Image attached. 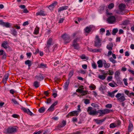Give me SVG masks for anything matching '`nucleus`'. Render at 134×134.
Masks as SVG:
<instances>
[{
    "mask_svg": "<svg viewBox=\"0 0 134 134\" xmlns=\"http://www.w3.org/2000/svg\"><path fill=\"white\" fill-rule=\"evenodd\" d=\"M102 40L100 38L99 36L98 35H96L94 39V46L97 48H99L102 45L101 43Z\"/></svg>",
    "mask_w": 134,
    "mask_h": 134,
    "instance_id": "1",
    "label": "nucleus"
},
{
    "mask_svg": "<svg viewBox=\"0 0 134 134\" xmlns=\"http://www.w3.org/2000/svg\"><path fill=\"white\" fill-rule=\"evenodd\" d=\"M62 37L64 41V43L65 44L70 42L71 41L70 36L68 34H64L62 35Z\"/></svg>",
    "mask_w": 134,
    "mask_h": 134,
    "instance_id": "2",
    "label": "nucleus"
},
{
    "mask_svg": "<svg viewBox=\"0 0 134 134\" xmlns=\"http://www.w3.org/2000/svg\"><path fill=\"white\" fill-rule=\"evenodd\" d=\"M16 131L17 129L16 128L14 127H9L7 129L5 133L9 134H13Z\"/></svg>",
    "mask_w": 134,
    "mask_h": 134,
    "instance_id": "3",
    "label": "nucleus"
},
{
    "mask_svg": "<svg viewBox=\"0 0 134 134\" xmlns=\"http://www.w3.org/2000/svg\"><path fill=\"white\" fill-rule=\"evenodd\" d=\"M87 112L89 115H97V111L96 109H93L92 107H88L87 109Z\"/></svg>",
    "mask_w": 134,
    "mask_h": 134,
    "instance_id": "4",
    "label": "nucleus"
},
{
    "mask_svg": "<svg viewBox=\"0 0 134 134\" xmlns=\"http://www.w3.org/2000/svg\"><path fill=\"white\" fill-rule=\"evenodd\" d=\"M79 114V113L78 111H73L69 113L66 116V117L68 118H69L70 116H77Z\"/></svg>",
    "mask_w": 134,
    "mask_h": 134,
    "instance_id": "5",
    "label": "nucleus"
},
{
    "mask_svg": "<svg viewBox=\"0 0 134 134\" xmlns=\"http://www.w3.org/2000/svg\"><path fill=\"white\" fill-rule=\"evenodd\" d=\"M10 23L8 22H5L3 21L2 20H0V25L5 27L7 28H10L11 27Z\"/></svg>",
    "mask_w": 134,
    "mask_h": 134,
    "instance_id": "6",
    "label": "nucleus"
},
{
    "mask_svg": "<svg viewBox=\"0 0 134 134\" xmlns=\"http://www.w3.org/2000/svg\"><path fill=\"white\" fill-rule=\"evenodd\" d=\"M116 20V18L114 16H110L107 19V21L110 24H112Z\"/></svg>",
    "mask_w": 134,
    "mask_h": 134,
    "instance_id": "7",
    "label": "nucleus"
},
{
    "mask_svg": "<svg viewBox=\"0 0 134 134\" xmlns=\"http://www.w3.org/2000/svg\"><path fill=\"white\" fill-rule=\"evenodd\" d=\"M35 78L37 80L41 81L44 79V77L43 74L39 73L38 74L36 75Z\"/></svg>",
    "mask_w": 134,
    "mask_h": 134,
    "instance_id": "8",
    "label": "nucleus"
},
{
    "mask_svg": "<svg viewBox=\"0 0 134 134\" xmlns=\"http://www.w3.org/2000/svg\"><path fill=\"white\" fill-rule=\"evenodd\" d=\"M53 39L52 38L50 37L49 38L47 41V44L46 45V47L49 49L51 45H52Z\"/></svg>",
    "mask_w": 134,
    "mask_h": 134,
    "instance_id": "9",
    "label": "nucleus"
},
{
    "mask_svg": "<svg viewBox=\"0 0 134 134\" xmlns=\"http://www.w3.org/2000/svg\"><path fill=\"white\" fill-rule=\"evenodd\" d=\"M118 91L117 90H115L111 92L109 91L108 92V94L107 96L111 97L112 98H114V94Z\"/></svg>",
    "mask_w": 134,
    "mask_h": 134,
    "instance_id": "10",
    "label": "nucleus"
},
{
    "mask_svg": "<svg viewBox=\"0 0 134 134\" xmlns=\"http://www.w3.org/2000/svg\"><path fill=\"white\" fill-rule=\"evenodd\" d=\"M9 74L8 73L6 74L4 76L2 79V82L5 85L7 83V80Z\"/></svg>",
    "mask_w": 134,
    "mask_h": 134,
    "instance_id": "11",
    "label": "nucleus"
},
{
    "mask_svg": "<svg viewBox=\"0 0 134 134\" xmlns=\"http://www.w3.org/2000/svg\"><path fill=\"white\" fill-rule=\"evenodd\" d=\"M68 8V6L67 5H64V6L59 7L58 9V12H60L62 11L67 9Z\"/></svg>",
    "mask_w": 134,
    "mask_h": 134,
    "instance_id": "12",
    "label": "nucleus"
},
{
    "mask_svg": "<svg viewBox=\"0 0 134 134\" xmlns=\"http://www.w3.org/2000/svg\"><path fill=\"white\" fill-rule=\"evenodd\" d=\"M8 44V42L7 41H3V42L2 43L1 46L2 47L5 49L7 48V47L9 46Z\"/></svg>",
    "mask_w": 134,
    "mask_h": 134,
    "instance_id": "13",
    "label": "nucleus"
},
{
    "mask_svg": "<svg viewBox=\"0 0 134 134\" xmlns=\"http://www.w3.org/2000/svg\"><path fill=\"white\" fill-rule=\"evenodd\" d=\"M57 2L55 1L51 4L49 5L48 7V8L50 10H52L53 8L57 4Z\"/></svg>",
    "mask_w": 134,
    "mask_h": 134,
    "instance_id": "14",
    "label": "nucleus"
},
{
    "mask_svg": "<svg viewBox=\"0 0 134 134\" xmlns=\"http://www.w3.org/2000/svg\"><path fill=\"white\" fill-rule=\"evenodd\" d=\"M70 83V80L68 79L66 82L64 83V88L65 90L67 91L68 89V87Z\"/></svg>",
    "mask_w": 134,
    "mask_h": 134,
    "instance_id": "15",
    "label": "nucleus"
},
{
    "mask_svg": "<svg viewBox=\"0 0 134 134\" xmlns=\"http://www.w3.org/2000/svg\"><path fill=\"white\" fill-rule=\"evenodd\" d=\"M25 65H27L29 68H30V67L32 65V61L29 60H27L25 62Z\"/></svg>",
    "mask_w": 134,
    "mask_h": 134,
    "instance_id": "16",
    "label": "nucleus"
},
{
    "mask_svg": "<svg viewBox=\"0 0 134 134\" xmlns=\"http://www.w3.org/2000/svg\"><path fill=\"white\" fill-rule=\"evenodd\" d=\"M99 113V116H103L105 114L104 112V110H99L97 111V115L98 113Z\"/></svg>",
    "mask_w": 134,
    "mask_h": 134,
    "instance_id": "17",
    "label": "nucleus"
},
{
    "mask_svg": "<svg viewBox=\"0 0 134 134\" xmlns=\"http://www.w3.org/2000/svg\"><path fill=\"white\" fill-rule=\"evenodd\" d=\"M107 75V73H105L103 74V75H98V77L100 79L104 80L105 79Z\"/></svg>",
    "mask_w": 134,
    "mask_h": 134,
    "instance_id": "18",
    "label": "nucleus"
},
{
    "mask_svg": "<svg viewBox=\"0 0 134 134\" xmlns=\"http://www.w3.org/2000/svg\"><path fill=\"white\" fill-rule=\"evenodd\" d=\"M72 46L74 47V48L75 49L78 50L80 49V47L79 46V44L78 43L73 42Z\"/></svg>",
    "mask_w": 134,
    "mask_h": 134,
    "instance_id": "19",
    "label": "nucleus"
},
{
    "mask_svg": "<svg viewBox=\"0 0 134 134\" xmlns=\"http://www.w3.org/2000/svg\"><path fill=\"white\" fill-rule=\"evenodd\" d=\"M105 119L106 118H104L102 119L98 120L97 119H95L94 120H95V121L96 122V123L97 124H99L104 121Z\"/></svg>",
    "mask_w": 134,
    "mask_h": 134,
    "instance_id": "20",
    "label": "nucleus"
},
{
    "mask_svg": "<svg viewBox=\"0 0 134 134\" xmlns=\"http://www.w3.org/2000/svg\"><path fill=\"white\" fill-rule=\"evenodd\" d=\"M119 9L121 10H123L125 8L126 5L124 4L121 3L119 6Z\"/></svg>",
    "mask_w": 134,
    "mask_h": 134,
    "instance_id": "21",
    "label": "nucleus"
},
{
    "mask_svg": "<svg viewBox=\"0 0 134 134\" xmlns=\"http://www.w3.org/2000/svg\"><path fill=\"white\" fill-rule=\"evenodd\" d=\"M133 128V124L131 122H130L128 126V130L129 132H131Z\"/></svg>",
    "mask_w": 134,
    "mask_h": 134,
    "instance_id": "22",
    "label": "nucleus"
},
{
    "mask_svg": "<svg viewBox=\"0 0 134 134\" xmlns=\"http://www.w3.org/2000/svg\"><path fill=\"white\" fill-rule=\"evenodd\" d=\"M120 74V72L119 71H117L115 72V77L117 80L119 79Z\"/></svg>",
    "mask_w": 134,
    "mask_h": 134,
    "instance_id": "23",
    "label": "nucleus"
},
{
    "mask_svg": "<svg viewBox=\"0 0 134 134\" xmlns=\"http://www.w3.org/2000/svg\"><path fill=\"white\" fill-rule=\"evenodd\" d=\"M37 16L40 15L44 16L45 15V14H44V12L42 10H40L39 12H37L36 13Z\"/></svg>",
    "mask_w": 134,
    "mask_h": 134,
    "instance_id": "24",
    "label": "nucleus"
},
{
    "mask_svg": "<svg viewBox=\"0 0 134 134\" xmlns=\"http://www.w3.org/2000/svg\"><path fill=\"white\" fill-rule=\"evenodd\" d=\"M39 28L37 26L35 29L33 34L36 35H38L39 33Z\"/></svg>",
    "mask_w": 134,
    "mask_h": 134,
    "instance_id": "25",
    "label": "nucleus"
},
{
    "mask_svg": "<svg viewBox=\"0 0 134 134\" xmlns=\"http://www.w3.org/2000/svg\"><path fill=\"white\" fill-rule=\"evenodd\" d=\"M117 100L119 101L120 102H123L125 101L126 99L124 96H121L119 98L117 99Z\"/></svg>",
    "mask_w": 134,
    "mask_h": 134,
    "instance_id": "26",
    "label": "nucleus"
},
{
    "mask_svg": "<svg viewBox=\"0 0 134 134\" xmlns=\"http://www.w3.org/2000/svg\"><path fill=\"white\" fill-rule=\"evenodd\" d=\"M97 63L98 64V67L99 68H101L103 66V64L102 60H99L97 62Z\"/></svg>",
    "mask_w": 134,
    "mask_h": 134,
    "instance_id": "27",
    "label": "nucleus"
},
{
    "mask_svg": "<svg viewBox=\"0 0 134 134\" xmlns=\"http://www.w3.org/2000/svg\"><path fill=\"white\" fill-rule=\"evenodd\" d=\"M92 29L91 27H87L85 28L84 30L86 33H89L91 31Z\"/></svg>",
    "mask_w": 134,
    "mask_h": 134,
    "instance_id": "28",
    "label": "nucleus"
},
{
    "mask_svg": "<svg viewBox=\"0 0 134 134\" xmlns=\"http://www.w3.org/2000/svg\"><path fill=\"white\" fill-rule=\"evenodd\" d=\"M47 65L46 64H44L43 63H41L39 66L37 67V68H47Z\"/></svg>",
    "mask_w": 134,
    "mask_h": 134,
    "instance_id": "29",
    "label": "nucleus"
},
{
    "mask_svg": "<svg viewBox=\"0 0 134 134\" xmlns=\"http://www.w3.org/2000/svg\"><path fill=\"white\" fill-rule=\"evenodd\" d=\"M117 125L115 123H113L109 125V127L111 128H114L116 127Z\"/></svg>",
    "mask_w": 134,
    "mask_h": 134,
    "instance_id": "30",
    "label": "nucleus"
},
{
    "mask_svg": "<svg viewBox=\"0 0 134 134\" xmlns=\"http://www.w3.org/2000/svg\"><path fill=\"white\" fill-rule=\"evenodd\" d=\"M39 83L40 82H38L37 81H35L34 83V86L36 88H37L39 87Z\"/></svg>",
    "mask_w": 134,
    "mask_h": 134,
    "instance_id": "31",
    "label": "nucleus"
},
{
    "mask_svg": "<svg viewBox=\"0 0 134 134\" xmlns=\"http://www.w3.org/2000/svg\"><path fill=\"white\" fill-rule=\"evenodd\" d=\"M38 111L40 113H43L45 110V108L44 107H42L38 109Z\"/></svg>",
    "mask_w": 134,
    "mask_h": 134,
    "instance_id": "32",
    "label": "nucleus"
},
{
    "mask_svg": "<svg viewBox=\"0 0 134 134\" xmlns=\"http://www.w3.org/2000/svg\"><path fill=\"white\" fill-rule=\"evenodd\" d=\"M130 21L128 20H125L123 21L121 25H128L130 24Z\"/></svg>",
    "mask_w": 134,
    "mask_h": 134,
    "instance_id": "33",
    "label": "nucleus"
},
{
    "mask_svg": "<svg viewBox=\"0 0 134 134\" xmlns=\"http://www.w3.org/2000/svg\"><path fill=\"white\" fill-rule=\"evenodd\" d=\"M104 66L105 68H109L110 65L109 63H107L105 61V63H104Z\"/></svg>",
    "mask_w": 134,
    "mask_h": 134,
    "instance_id": "34",
    "label": "nucleus"
},
{
    "mask_svg": "<svg viewBox=\"0 0 134 134\" xmlns=\"http://www.w3.org/2000/svg\"><path fill=\"white\" fill-rule=\"evenodd\" d=\"M74 72L73 71H70L69 74V77L68 79L70 80L73 75Z\"/></svg>",
    "mask_w": 134,
    "mask_h": 134,
    "instance_id": "35",
    "label": "nucleus"
},
{
    "mask_svg": "<svg viewBox=\"0 0 134 134\" xmlns=\"http://www.w3.org/2000/svg\"><path fill=\"white\" fill-rule=\"evenodd\" d=\"M105 114H107L113 111L112 110H110L108 109H104Z\"/></svg>",
    "mask_w": 134,
    "mask_h": 134,
    "instance_id": "36",
    "label": "nucleus"
},
{
    "mask_svg": "<svg viewBox=\"0 0 134 134\" xmlns=\"http://www.w3.org/2000/svg\"><path fill=\"white\" fill-rule=\"evenodd\" d=\"M118 30L117 28L114 29L112 31V34L114 35H115V34L118 32Z\"/></svg>",
    "mask_w": 134,
    "mask_h": 134,
    "instance_id": "37",
    "label": "nucleus"
},
{
    "mask_svg": "<svg viewBox=\"0 0 134 134\" xmlns=\"http://www.w3.org/2000/svg\"><path fill=\"white\" fill-rule=\"evenodd\" d=\"M110 45H111V44L112 45V46L111 47L110 46V45H107V48L110 51H111L112 49V47L113 46V44L111 43H110Z\"/></svg>",
    "mask_w": 134,
    "mask_h": 134,
    "instance_id": "38",
    "label": "nucleus"
},
{
    "mask_svg": "<svg viewBox=\"0 0 134 134\" xmlns=\"http://www.w3.org/2000/svg\"><path fill=\"white\" fill-rule=\"evenodd\" d=\"M11 31L12 34L14 36H15L17 34V32L16 31V30L15 29L12 30H11Z\"/></svg>",
    "mask_w": 134,
    "mask_h": 134,
    "instance_id": "39",
    "label": "nucleus"
},
{
    "mask_svg": "<svg viewBox=\"0 0 134 134\" xmlns=\"http://www.w3.org/2000/svg\"><path fill=\"white\" fill-rule=\"evenodd\" d=\"M114 4L113 3H111L108 5V8L109 9H111L114 7Z\"/></svg>",
    "mask_w": 134,
    "mask_h": 134,
    "instance_id": "40",
    "label": "nucleus"
},
{
    "mask_svg": "<svg viewBox=\"0 0 134 134\" xmlns=\"http://www.w3.org/2000/svg\"><path fill=\"white\" fill-rule=\"evenodd\" d=\"M109 60L110 61L112 62L113 64H115L117 63L116 60L114 59L112 57L110 58Z\"/></svg>",
    "mask_w": 134,
    "mask_h": 134,
    "instance_id": "41",
    "label": "nucleus"
},
{
    "mask_svg": "<svg viewBox=\"0 0 134 134\" xmlns=\"http://www.w3.org/2000/svg\"><path fill=\"white\" fill-rule=\"evenodd\" d=\"M101 52V49H98L97 48L93 49V53L100 52Z\"/></svg>",
    "mask_w": 134,
    "mask_h": 134,
    "instance_id": "42",
    "label": "nucleus"
},
{
    "mask_svg": "<svg viewBox=\"0 0 134 134\" xmlns=\"http://www.w3.org/2000/svg\"><path fill=\"white\" fill-rule=\"evenodd\" d=\"M88 91H84L83 90V93H81V96H83L87 94L88 93Z\"/></svg>",
    "mask_w": 134,
    "mask_h": 134,
    "instance_id": "43",
    "label": "nucleus"
},
{
    "mask_svg": "<svg viewBox=\"0 0 134 134\" xmlns=\"http://www.w3.org/2000/svg\"><path fill=\"white\" fill-rule=\"evenodd\" d=\"M78 73H81L83 75L85 74L86 73L85 71L82 69L80 70V71H78Z\"/></svg>",
    "mask_w": 134,
    "mask_h": 134,
    "instance_id": "44",
    "label": "nucleus"
},
{
    "mask_svg": "<svg viewBox=\"0 0 134 134\" xmlns=\"http://www.w3.org/2000/svg\"><path fill=\"white\" fill-rule=\"evenodd\" d=\"M54 107H53L51 105L50 108L48 109V111H52L54 110Z\"/></svg>",
    "mask_w": 134,
    "mask_h": 134,
    "instance_id": "45",
    "label": "nucleus"
},
{
    "mask_svg": "<svg viewBox=\"0 0 134 134\" xmlns=\"http://www.w3.org/2000/svg\"><path fill=\"white\" fill-rule=\"evenodd\" d=\"M27 110H28L26 113H27L28 114L30 115L31 116H32V115H34V114L29 109H27Z\"/></svg>",
    "mask_w": 134,
    "mask_h": 134,
    "instance_id": "46",
    "label": "nucleus"
},
{
    "mask_svg": "<svg viewBox=\"0 0 134 134\" xmlns=\"http://www.w3.org/2000/svg\"><path fill=\"white\" fill-rule=\"evenodd\" d=\"M80 40V37H77L73 40V42L74 43H77V42L79 41Z\"/></svg>",
    "mask_w": 134,
    "mask_h": 134,
    "instance_id": "47",
    "label": "nucleus"
},
{
    "mask_svg": "<svg viewBox=\"0 0 134 134\" xmlns=\"http://www.w3.org/2000/svg\"><path fill=\"white\" fill-rule=\"evenodd\" d=\"M91 105L92 106L95 108H98L99 107V106L98 104L95 103H92Z\"/></svg>",
    "mask_w": 134,
    "mask_h": 134,
    "instance_id": "48",
    "label": "nucleus"
},
{
    "mask_svg": "<svg viewBox=\"0 0 134 134\" xmlns=\"http://www.w3.org/2000/svg\"><path fill=\"white\" fill-rule=\"evenodd\" d=\"M84 102L86 104H87L90 103V101L88 99H85V101Z\"/></svg>",
    "mask_w": 134,
    "mask_h": 134,
    "instance_id": "49",
    "label": "nucleus"
},
{
    "mask_svg": "<svg viewBox=\"0 0 134 134\" xmlns=\"http://www.w3.org/2000/svg\"><path fill=\"white\" fill-rule=\"evenodd\" d=\"M5 49L7 52H10L12 50V48L9 46L7 47V48Z\"/></svg>",
    "mask_w": 134,
    "mask_h": 134,
    "instance_id": "50",
    "label": "nucleus"
},
{
    "mask_svg": "<svg viewBox=\"0 0 134 134\" xmlns=\"http://www.w3.org/2000/svg\"><path fill=\"white\" fill-rule=\"evenodd\" d=\"M76 91L77 92L80 93H82L83 92V90L82 89H78L76 90Z\"/></svg>",
    "mask_w": 134,
    "mask_h": 134,
    "instance_id": "51",
    "label": "nucleus"
},
{
    "mask_svg": "<svg viewBox=\"0 0 134 134\" xmlns=\"http://www.w3.org/2000/svg\"><path fill=\"white\" fill-rule=\"evenodd\" d=\"M112 105L111 104H107L105 105V107L107 108H111L112 107Z\"/></svg>",
    "mask_w": 134,
    "mask_h": 134,
    "instance_id": "52",
    "label": "nucleus"
},
{
    "mask_svg": "<svg viewBox=\"0 0 134 134\" xmlns=\"http://www.w3.org/2000/svg\"><path fill=\"white\" fill-rule=\"evenodd\" d=\"M80 57L82 59H85L86 58V56L84 54H83L80 56Z\"/></svg>",
    "mask_w": 134,
    "mask_h": 134,
    "instance_id": "53",
    "label": "nucleus"
},
{
    "mask_svg": "<svg viewBox=\"0 0 134 134\" xmlns=\"http://www.w3.org/2000/svg\"><path fill=\"white\" fill-rule=\"evenodd\" d=\"M54 80L55 82L57 83L58 81H60V79L57 77H55Z\"/></svg>",
    "mask_w": 134,
    "mask_h": 134,
    "instance_id": "54",
    "label": "nucleus"
},
{
    "mask_svg": "<svg viewBox=\"0 0 134 134\" xmlns=\"http://www.w3.org/2000/svg\"><path fill=\"white\" fill-rule=\"evenodd\" d=\"M63 127V126H61L59 124L56 127V128L55 129V130H60V128H61Z\"/></svg>",
    "mask_w": 134,
    "mask_h": 134,
    "instance_id": "55",
    "label": "nucleus"
},
{
    "mask_svg": "<svg viewBox=\"0 0 134 134\" xmlns=\"http://www.w3.org/2000/svg\"><path fill=\"white\" fill-rule=\"evenodd\" d=\"M104 86L103 85H102L99 87V90L101 91H103L104 90Z\"/></svg>",
    "mask_w": 134,
    "mask_h": 134,
    "instance_id": "56",
    "label": "nucleus"
},
{
    "mask_svg": "<svg viewBox=\"0 0 134 134\" xmlns=\"http://www.w3.org/2000/svg\"><path fill=\"white\" fill-rule=\"evenodd\" d=\"M122 95L120 93H118L116 96L115 97L117 99L119 98Z\"/></svg>",
    "mask_w": 134,
    "mask_h": 134,
    "instance_id": "57",
    "label": "nucleus"
},
{
    "mask_svg": "<svg viewBox=\"0 0 134 134\" xmlns=\"http://www.w3.org/2000/svg\"><path fill=\"white\" fill-rule=\"evenodd\" d=\"M21 110H23L24 112L25 113H26L28 110L27 109H26V108L23 107H21Z\"/></svg>",
    "mask_w": 134,
    "mask_h": 134,
    "instance_id": "58",
    "label": "nucleus"
},
{
    "mask_svg": "<svg viewBox=\"0 0 134 134\" xmlns=\"http://www.w3.org/2000/svg\"><path fill=\"white\" fill-rule=\"evenodd\" d=\"M61 123L63 125V126H63V127L66 125V121L63 120L62 121Z\"/></svg>",
    "mask_w": 134,
    "mask_h": 134,
    "instance_id": "59",
    "label": "nucleus"
},
{
    "mask_svg": "<svg viewBox=\"0 0 134 134\" xmlns=\"http://www.w3.org/2000/svg\"><path fill=\"white\" fill-rule=\"evenodd\" d=\"M92 66L93 68L94 69H96L97 68V65L95 63H93L92 64Z\"/></svg>",
    "mask_w": 134,
    "mask_h": 134,
    "instance_id": "60",
    "label": "nucleus"
},
{
    "mask_svg": "<svg viewBox=\"0 0 134 134\" xmlns=\"http://www.w3.org/2000/svg\"><path fill=\"white\" fill-rule=\"evenodd\" d=\"M109 73L108 74L109 75H113L114 74L113 71L112 70H109L108 71Z\"/></svg>",
    "mask_w": 134,
    "mask_h": 134,
    "instance_id": "61",
    "label": "nucleus"
},
{
    "mask_svg": "<svg viewBox=\"0 0 134 134\" xmlns=\"http://www.w3.org/2000/svg\"><path fill=\"white\" fill-rule=\"evenodd\" d=\"M12 100L15 104H19V103L17 102L15 99H12Z\"/></svg>",
    "mask_w": 134,
    "mask_h": 134,
    "instance_id": "62",
    "label": "nucleus"
},
{
    "mask_svg": "<svg viewBox=\"0 0 134 134\" xmlns=\"http://www.w3.org/2000/svg\"><path fill=\"white\" fill-rule=\"evenodd\" d=\"M64 20V19L63 18H60L58 23H62L63 22Z\"/></svg>",
    "mask_w": 134,
    "mask_h": 134,
    "instance_id": "63",
    "label": "nucleus"
},
{
    "mask_svg": "<svg viewBox=\"0 0 134 134\" xmlns=\"http://www.w3.org/2000/svg\"><path fill=\"white\" fill-rule=\"evenodd\" d=\"M22 11L23 13H27L29 12V11L26 8L23 9Z\"/></svg>",
    "mask_w": 134,
    "mask_h": 134,
    "instance_id": "64",
    "label": "nucleus"
}]
</instances>
